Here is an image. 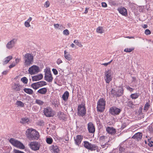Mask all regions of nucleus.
Here are the masks:
<instances>
[{
    "instance_id": "41",
    "label": "nucleus",
    "mask_w": 153,
    "mask_h": 153,
    "mask_svg": "<svg viewBox=\"0 0 153 153\" xmlns=\"http://www.w3.org/2000/svg\"><path fill=\"white\" fill-rule=\"evenodd\" d=\"M149 103L148 102L146 103L145 105L144 110L145 111H146L149 109Z\"/></svg>"
},
{
    "instance_id": "10",
    "label": "nucleus",
    "mask_w": 153,
    "mask_h": 153,
    "mask_svg": "<svg viewBox=\"0 0 153 153\" xmlns=\"http://www.w3.org/2000/svg\"><path fill=\"white\" fill-rule=\"evenodd\" d=\"M45 75L44 78L45 80L49 82H51L53 79V77L51 74V71L48 70H45Z\"/></svg>"
},
{
    "instance_id": "63",
    "label": "nucleus",
    "mask_w": 153,
    "mask_h": 153,
    "mask_svg": "<svg viewBox=\"0 0 153 153\" xmlns=\"http://www.w3.org/2000/svg\"><path fill=\"white\" fill-rule=\"evenodd\" d=\"M143 27L144 28H146L147 27V25H144L143 26Z\"/></svg>"
},
{
    "instance_id": "27",
    "label": "nucleus",
    "mask_w": 153,
    "mask_h": 153,
    "mask_svg": "<svg viewBox=\"0 0 153 153\" xmlns=\"http://www.w3.org/2000/svg\"><path fill=\"white\" fill-rule=\"evenodd\" d=\"M13 58L11 56H9L5 58L4 60L3 64L5 65L7 64Z\"/></svg>"
},
{
    "instance_id": "37",
    "label": "nucleus",
    "mask_w": 153,
    "mask_h": 153,
    "mask_svg": "<svg viewBox=\"0 0 153 153\" xmlns=\"http://www.w3.org/2000/svg\"><path fill=\"white\" fill-rule=\"evenodd\" d=\"M37 83L39 87H41L45 85H47L46 82L44 81H41L40 82H37Z\"/></svg>"
},
{
    "instance_id": "52",
    "label": "nucleus",
    "mask_w": 153,
    "mask_h": 153,
    "mask_svg": "<svg viewBox=\"0 0 153 153\" xmlns=\"http://www.w3.org/2000/svg\"><path fill=\"white\" fill-rule=\"evenodd\" d=\"M126 89L130 92H132L134 90V89L131 88L129 86H127L126 87Z\"/></svg>"
},
{
    "instance_id": "61",
    "label": "nucleus",
    "mask_w": 153,
    "mask_h": 153,
    "mask_svg": "<svg viewBox=\"0 0 153 153\" xmlns=\"http://www.w3.org/2000/svg\"><path fill=\"white\" fill-rule=\"evenodd\" d=\"M88 8H85V9L84 13L85 14H86L88 13Z\"/></svg>"
},
{
    "instance_id": "28",
    "label": "nucleus",
    "mask_w": 153,
    "mask_h": 153,
    "mask_svg": "<svg viewBox=\"0 0 153 153\" xmlns=\"http://www.w3.org/2000/svg\"><path fill=\"white\" fill-rule=\"evenodd\" d=\"M32 18L31 17H29L28 19L25 21V25L26 27H28L30 26V22L32 20Z\"/></svg>"
},
{
    "instance_id": "36",
    "label": "nucleus",
    "mask_w": 153,
    "mask_h": 153,
    "mask_svg": "<svg viewBox=\"0 0 153 153\" xmlns=\"http://www.w3.org/2000/svg\"><path fill=\"white\" fill-rule=\"evenodd\" d=\"M31 87L35 90H36L39 88L37 82L33 83L31 84Z\"/></svg>"
},
{
    "instance_id": "3",
    "label": "nucleus",
    "mask_w": 153,
    "mask_h": 153,
    "mask_svg": "<svg viewBox=\"0 0 153 153\" xmlns=\"http://www.w3.org/2000/svg\"><path fill=\"white\" fill-rule=\"evenodd\" d=\"M44 114L47 117H53L55 115V112L49 107L44 108L43 111Z\"/></svg>"
},
{
    "instance_id": "58",
    "label": "nucleus",
    "mask_w": 153,
    "mask_h": 153,
    "mask_svg": "<svg viewBox=\"0 0 153 153\" xmlns=\"http://www.w3.org/2000/svg\"><path fill=\"white\" fill-rule=\"evenodd\" d=\"M63 28L64 29L65 27H64L62 25H60L58 29L62 30Z\"/></svg>"
},
{
    "instance_id": "17",
    "label": "nucleus",
    "mask_w": 153,
    "mask_h": 153,
    "mask_svg": "<svg viewBox=\"0 0 153 153\" xmlns=\"http://www.w3.org/2000/svg\"><path fill=\"white\" fill-rule=\"evenodd\" d=\"M119 12L122 15L126 16L127 15V12L126 9L124 7H121L118 8Z\"/></svg>"
},
{
    "instance_id": "42",
    "label": "nucleus",
    "mask_w": 153,
    "mask_h": 153,
    "mask_svg": "<svg viewBox=\"0 0 153 153\" xmlns=\"http://www.w3.org/2000/svg\"><path fill=\"white\" fill-rule=\"evenodd\" d=\"M21 80L25 84H27L28 82V79L25 77L22 78Z\"/></svg>"
},
{
    "instance_id": "24",
    "label": "nucleus",
    "mask_w": 153,
    "mask_h": 153,
    "mask_svg": "<svg viewBox=\"0 0 153 153\" xmlns=\"http://www.w3.org/2000/svg\"><path fill=\"white\" fill-rule=\"evenodd\" d=\"M58 117L60 120H64L65 118V115L63 112H59L57 115Z\"/></svg>"
},
{
    "instance_id": "23",
    "label": "nucleus",
    "mask_w": 153,
    "mask_h": 153,
    "mask_svg": "<svg viewBox=\"0 0 153 153\" xmlns=\"http://www.w3.org/2000/svg\"><path fill=\"white\" fill-rule=\"evenodd\" d=\"M64 57L68 61H70L72 60L71 56L68 52L65 50L64 51Z\"/></svg>"
},
{
    "instance_id": "18",
    "label": "nucleus",
    "mask_w": 153,
    "mask_h": 153,
    "mask_svg": "<svg viewBox=\"0 0 153 153\" xmlns=\"http://www.w3.org/2000/svg\"><path fill=\"white\" fill-rule=\"evenodd\" d=\"M43 75L42 74H39L32 77V81H36L41 80L43 78Z\"/></svg>"
},
{
    "instance_id": "19",
    "label": "nucleus",
    "mask_w": 153,
    "mask_h": 153,
    "mask_svg": "<svg viewBox=\"0 0 153 153\" xmlns=\"http://www.w3.org/2000/svg\"><path fill=\"white\" fill-rule=\"evenodd\" d=\"M142 137V134L141 133L138 132L134 134L132 138L138 141L141 139Z\"/></svg>"
},
{
    "instance_id": "22",
    "label": "nucleus",
    "mask_w": 153,
    "mask_h": 153,
    "mask_svg": "<svg viewBox=\"0 0 153 153\" xmlns=\"http://www.w3.org/2000/svg\"><path fill=\"white\" fill-rule=\"evenodd\" d=\"M106 131L109 134H113L116 132L115 129L113 127L108 126L106 128Z\"/></svg>"
},
{
    "instance_id": "50",
    "label": "nucleus",
    "mask_w": 153,
    "mask_h": 153,
    "mask_svg": "<svg viewBox=\"0 0 153 153\" xmlns=\"http://www.w3.org/2000/svg\"><path fill=\"white\" fill-rule=\"evenodd\" d=\"M112 60H111V61H110V62H108L103 63L102 64V65H104L105 66H107V65L110 64L111 63V62H112Z\"/></svg>"
},
{
    "instance_id": "29",
    "label": "nucleus",
    "mask_w": 153,
    "mask_h": 153,
    "mask_svg": "<svg viewBox=\"0 0 153 153\" xmlns=\"http://www.w3.org/2000/svg\"><path fill=\"white\" fill-rule=\"evenodd\" d=\"M69 96V93L67 91L65 92L62 95V98L63 100L65 101L67 100Z\"/></svg>"
},
{
    "instance_id": "26",
    "label": "nucleus",
    "mask_w": 153,
    "mask_h": 153,
    "mask_svg": "<svg viewBox=\"0 0 153 153\" xmlns=\"http://www.w3.org/2000/svg\"><path fill=\"white\" fill-rule=\"evenodd\" d=\"M100 143H104L105 142H107L108 141V137L104 136L100 137Z\"/></svg>"
},
{
    "instance_id": "12",
    "label": "nucleus",
    "mask_w": 153,
    "mask_h": 153,
    "mask_svg": "<svg viewBox=\"0 0 153 153\" xmlns=\"http://www.w3.org/2000/svg\"><path fill=\"white\" fill-rule=\"evenodd\" d=\"M121 111L120 109L116 107H111L109 110V113L111 114L115 115L119 114Z\"/></svg>"
},
{
    "instance_id": "60",
    "label": "nucleus",
    "mask_w": 153,
    "mask_h": 153,
    "mask_svg": "<svg viewBox=\"0 0 153 153\" xmlns=\"http://www.w3.org/2000/svg\"><path fill=\"white\" fill-rule=\"evenodd\" d=\"M8 72L7 71H3L2 73V74L4 75H6Z\"/></svg>"
},
{
    "instance_id": "53",
    "label": "nucleus",
    "mask_w": 153,
    "mask_h": 153,
    "mask_svg": "<svg viewBox=\"0 0 153 153\" xmlns=\"http://www.w3.org/2000/svg\"><path fill=\"white\" fill-rule=\"evenodd\" d=\"M59 25L58 24H54V26L55 28L58 29L59 26Z\"/></svg>"
},
{
    "instance_id": "57",
    "label": "nucleus",
    "mask_w": 153,
    "mask_h": 153,
    "mask_svg": "<svg viewBox=\"0 0 153 153\" xmlns=\"http://www.w3.org/2000/svg\"><path fill=\"white\" fill-rule=\"evenodd\" d=\"M111 93L112 94H113V95L117 94H115V93L114 90L113 89H112V90L111 91Z\"/></svg>"
},
{
    "instance_id": "46",
    "label": "nucleus",
    "mask_w": 153,
    "mask_h": 153,
    "mask_svg": "<svg viewBox=\"0 0 153 153\" xmlns=\"http://www.w3.org/2000/svg\"><path fill=\"white\" fill-rule=\"evenodd\" d=\"M118 92H119L120 93L119 94H117V95H119L120 96L121 95L123 94V89L121 88H120L118 90Z\"/></svg>"
},
{
    "instance_id": "30",
    "label": "nucleus",
    "mask_w": 153,
    "mask_h": 153,
    "mask_svg": "<svg viewBox=\"0 0 153 153\" xmlns=\"http://www.w3.org/2000/svg\"><path fill=\"white\" fill-rule=\"evenodd\" d=\"M135 102L131 101H128L127 102V105L131 108H133L135 106L134 105Z\"/></svg>"
},
{
    "instance_id": "20",
    "label": "nucleus",
    "mask_w": 153,
    "mask_h": 153,
    "mask_svg": "<svg viewBox=\"0 0 153 153\" xmlns=\"http://www.w3.org/2000/svg\"><path fill=\"white\" fill-rule=\"evenodd\" d=\"M122 125L121 126V129H123L125 128L126 126L128 124V120L126 118L122 119Z\"/></svg>"
},
{
    "instance_id": "5",
    "label": "nucleus",
    "mask_w": 153,
    "mask_h": 153,
    "mask_svg": "<svg viewBox=\"0 0 153 153\" xmlns=\"http://www.w3.org/2000/svg\"><path fill=\"white\" fill-rule=\"evenodd\" d=\"M105 101L103 99L99 100L97 102V110L98 111L102 112L105 109Z\"/></svg>"
},
{
    "instance_id": "39",
    "label": "nucleus",
    "mask_w": 153,
    "mask_h": 153,
    "mask_svg": "<svg viewBox=\"0 0 153 153\" xmlns=\"http://www.w3.org/2000/svg\"><path fill=\"white\" fill-rule=\"evenodd\" d=\"M74 42L77 45L80 47H82L83 46L82 45V44L78 40H75L74 41Z\"/></svg>"
},
{
    "instance_id": "45",
    "label": "nucleus",
    "mask_w": 153,
    "mask_h": 153,
    "mask_svg": "<svg viewBox=\"0 0 153 153\" xmlns=\"http://www.w3.org/2000/svg\"><path fill=\"white\" fill-rule=\"evenodd\" d=\"M63 33L64 35L68 36L69 34V32L68 29H65L63 31Z\"/></svg>"
},
{
    "instance_id": "59",
    "label": "nucleus",
    "mask_w": 153,
    "mask_h": 153,
    "mask_svg": "<svg viewBox=\"0 0 153 153\" xmlns=\"http://www.w3.org/2000/svg\"><path fill=\"white\" fill-rule=\"evenodd\" d=\"M124 150V149L122 147H120L119 148V150L121 152L123 151Z\"/></svg>"
},
{
    "instance_id": "48",
    "label": "nucleus",
    "mask_w": 153,
    "mask_h": 153,
    "mask_svg": "<svg viewBox=\"0 0 153 153\" xmlns=\"http://www.w3.org/2000/svg\"><path fill=\"white\" fill-rule=\"evenodd\" d=\"M50 3L48 1H46L45 4H44V6L46 8H47L48 7L50 6Z\"/></svg>"
},
{
    "instance_id": "1",
    "label": "nucleus",
    "mask_w": 153,
    "mask_h": 153,
    "mask_svg": "<svg viewBox=\"0 0 153 153\" xmlns=\"http://www.w3.org/2000/svg\"><path fill=\"white\" fill-rule=\"evenodd\" d=\"M26 135L30 140H37L39 137V133L35 130L32 128L28 129L26 131Z\"/></svg>"
},
{
    "instance_id": "49",
    "label": "nucleus",
    "mask_w": 153,
    "mask_h": 153,
    "mask_svg": "<svg viewBox=\"0 0 153 153\" xmlns=\"http://www.w3.org/2000/svg\"><path fill=\"white\" fill-rule=\"evenodd\" d=\"M52 71L53 72V74L55 75H56L57 74L58 72L57 71V70L56 69L53 68L52 69Z\"/></svg>"
},
{
    "instance_id": "43",
    "label": "nucleus",
    "mask_w": 153,
    "mask_h": 153,
    "mask_svg": "<svg viewBox=\"0 0 153 153\" xmlns=\"http://www.w3.org/2000/svg\"><path fill=\"white\" fill-rule=\"evenodd\" d=\"M134 49V48L132 47L131 48H127L124 50V51L126 52H130Z\"/></svg>"
},
{
    "instance_id": "54",
    "label": "nucleus",
    "mask_w": 153,
    "mask_h": 153,
    "mask_svg": "<svg viewBox=\"0 0 153 153\" xmlns=\"http://www.w3.org/2000/svg\"><path fill=\"white\" fill-rule=\"evenodd\" d=\"M14 151L15 153H25L23 152L19 151L16 149H14Z\"/></svg>"
},
{
    "instance_id": "62",
    "label": "nucleus",
    "mask_w": 153,
    "mask_h": 153,
    "mask_svg": "<svg viewBox=\"0 0 153 153\" xmlns=\"http://www.w3.org/2000/svg\"><path fill=\"white\" fill-rule=\"evenodd\" d=\"M132 81H134V82H135L136 81V78L135 77H132Z\"/></svg>"
},
{
    "instance_id": "64",
    "label": "nucleus",
    "mask_w": 153,
    "mask_h": 153,
    "mask_svg": "<svg viewBox=\"0 0 153 153\" xmlns=\"http://www.w3.org/2000/svg\"><path fill=\"white\" fill-rule=\"evenodd\" d=\"M71 46L72 48H74L75 47V46L73 43H72L71 45Z\"/></svg>"
},
{
    "instance_id": "25",
    "label": "nucleus",
    "mask_w": 153,
    "mask_h": 153,
    "mask_svg": "<svg viewBox=\"0 0 153 153\" xmlns=\"http://www.w3.org/2000/svg\"><path fill=\"white\" fill-rule=\"evenodd\" d=\"M47 89L45 88H43L40 89L37 91V92L42 94H45L47 92Z\"/></svg>"
},
{
    "instance_id": "7",
    "label": "nucleus",
    "mask_w": 153,
    "mask_h": 153,
    "mask_svg": "<svg viewBox=\"0 0 153 153\" xmlns=\"http://www.w3.org/2000/svg\"><path fill=\"white\" fill-rule=\"evenodd\" d=\"M84 143L85 147L91 151L95 150L97 149L98 148V146L96 145L91 144L88 142L85 141H84Z\"/></svg>"
},
{
    "instance_id": "31",
    "label": "nucleus",
    "mask_w": 153,
    "mask_h": 153,
    "mask_svg": "<svg viewBox=\"0 0 153 153\" xmlns=\"http://www.w3.org/2000/svg\"><path fill=\"white\" fill-rule=\"evenodd\" d=\"M23 90L25 92L30 95H32L33 93V91L30 88H25Z\"/></svg>"
},
{
    "instance_id": "40",
    "label": "nucleus",
    "mask_w": 153,
    "mask_h": 153,
    "mask_svg": "<svg viewBox=\"0 0 153 153\" xmlns=\"http://www.w3.org/2000/svg\"><path fill=\"white\" fill-rule=\"evenodd\" d=\"M35 102L39 105H42L44 103L43 101L39 99H36Z\"/></svg>"
},
{
    "instance_id": "9",
    "label": "nucleus",
    "mask_w": 153,
    "mask_h": 153,
    "mask_svg": "<svg viewBox=\"0 0 153 153\" xmlns=\"http://www.w3.org/2000/svg\"><path fill=\"white\" fill-rule=\"evenodd\" d=\"M78 114L81 116H83L86 113V110L85 105L83 104L79 105L78 108Z\"/></svg>"
},
{
    "instance_id": "15",
    "label": "nucleus",
    "mask_w": 153,
    "mask_h": 153,
    "mask_svg": "<svg viewBox=\"0 0 153 153\" xmlns=\"http://www.w3.org/2000/svg\"><path fill=\"white\" fill-rule=\"evenodd\" d=\"M51 152L54 153H59V149L58 146L56 144H53L50 147Z\"/></svg>"
},
{
    "instance_id": "16",
    "label": "nucleus",
    "mask_w": 153,
    "mask_h": 153,
    "mask_svg": "<svg viewBox=\"0 0 153 153\" xmlns=\"http://www.w3.org/2000/svg\"><path fill=\"white\" fill-rule=\"evenodd\" d=\"M88 129L89 132L91 133H94L95 131L94 126L91 122H90L88 124Z\"/></svg>"
},
{
    "instance_id": "55",
    "label": "nucleus",
    "mask_w": 153,
    "mask_h": 153,
    "mask_svg": "<svg viewBox=\"0 0 153 153\" xmlns=\"http://www.w3.org/2000/svg\"><path fill=\"white\" fill-rule=\"evenodd\" d=\"M102 5L103 7H107V4L104 2H102Z\"/></svg>"
},
{
    "instance_id": "47",
    "label": "nucleus",
    "mask_w": 153,
    "mask_h": 153,
    "mask_svg": "<svg viewBox=\"0 0 153 153\" xmlns=\"http://www.w3.org/2000/svg\"><path fill=\"white\" fill-rule=\"evenodd\" d=\"M145 33L146 35H148L151 33V32L149 29H147L145 30Z\"/></svg>"
},
{
    "instance_id": "51",
    "label": "nucleus",
    "mask_w": 153,
    "mask_h": 153,
    "mask_svg": "<svg viewBox=\"0 0 153 153\" xmlns=\"http://www.w3.org/2000/svg\"><path fill=\"white\" fill-rule=\"evenodd\" d=\"M62 62V61L60 59H57L56 61V63L58 64L59 65Z\"/></svg>"
},
{
    "instance_id": "6",
    "label": "nucleus",
    "mask_w": 153,
    "mask_h": 153,
    "mask_svg": "<svg viewBox=\"0 0 153 153\" xmlns=\"http://www.w3.org/2000/svg\"><path fill=\"white\" fill-rule=\"evenodd\" d=\"M10 142L16 147L21 149H25V146L22 143L13 138H11L10 139Z\"/></svg>"
},
{
    "instance_id": "4",
    "label": "nucleus",
    "mask_w": 153,
    "mask_h": 153,
    "mask_svg": "<svg viewBox=\"0 0 153 153\" xmlns=\"http://www.w3.org/2000/svg\"><path fill=\"white\" fill-rule=\"evenodd\" d=\"M112 73L110 70H108L105 71L104 78L106 83H109L112 80Z\"/></svg>"
},
{
    "instance_id": "38",
    "label": "nucleus",
    "mask_w": 153,
    "mask_h": 153,
    "mask_svg": "<svg viewBox=\"0 0 153 153\" xmlns=\"http://www.w3.org/2000/svg\"><path fill=\"white\" fill-rule=\"evenodd\" d=\"M109 141L104 144V143H101V146L102 148L106 149L109 146V144L108 143Z\"/></svg>"
},
{
    "instance_id": "35",
    "label": "nucleus",
    "mask_w": 153,
    "mask_h": 153,
    "mask_svg": "<svg viewBox=\"0 0 153 153\" xmlns=\"http://www.w3.org/2000/svg\"><path fill=\"white\" fill-rule=\"evenodd\" d=\"M139 96V94L137 93L134 94H132L130 96V97L132 99L134 100L136 99L137 98H138Z\"/></svg>"
},
{
    "instance_id": "13",
    "label": "nucleus",
    "mask_w": 153,
    "mask_h": 153,
    "mask_svg": "<svg viewBox=\"0 0 153 153\" xmlns=\"http://www.w3.org/2000/svg\"><path fill=\"white\" fill-rule=\"evenodd\" d=\"M30 148L33 150L36 151L38 150L39 149V144L36 142H33L30 144Z\"/></svg>"
},
{
    "instance_id": "14",
    "label": "nucleus",
    "mask_w": 153,
    "mask_h": 153,
    "mask_svg": "<svg viewBox=\"0 0 153 153\" xmlns=\"http://www.w3.org/2000/svg\"><path fill=\"white\" fill-rule=\"evenodd\" d=\"M83 138V136L79 135H77L76 137H74V141L75 144L79 146L81 144Z\"/></svg>"
},
{
    "instance_id": "34",
    "label": "nucleus",
    "mask_w": 153,
    "mask_h": 153,
    "mask_svg": "<svg viewBox=\"0 0 153 153\" xmlns=\"http://www.w3.org/2000/svg\"><path fill=\"white\" fill-rule=\"evenodd\" d=\"M96 31L97 33H104V30L103 27H102L99 26L96 29Z\"/></svg>"
},
{
    "instance_id": "33",
    "label": "nucleus",
    "mask_w": 153,
    "mask_h": 153,
    "mask_svg": "<svg viewBox=\"0 0 153 153\" xmlns=\"http://www.w3.org/2000/svg\"><path fill=\"white\" fill-rule=\"evenodd\" d=\"M16 105L17 107H23L24 106V104L20 101L18 100L16 103Z\"/></svg>"
},
{
    "instance_id": "11",
    "label": "nucleus",
    "mask_w": 153,
    "mask_h": 153,
    "mask_svg": "<svg viewBox=\"0 0 153 153\" xmlns=\"http://www.w3.org/2000/svg\"><path fill=\"white\" fill-rule=\"evenodd\" d=\"M17 39H13L7 43L6 45V48L9 49L12 48L14 47L15 45L17 42Z\"/></svg>"
},
{
    "instance_id": "32",
    "label": "nucleus",
    "mask_w": 153,
    "mask_h": 153,
    "mask_svg": "<svg viewBox=\"0 0 153 153\" xmlns=\"http://www.w3.org/2000/svg\"><path fill=\"white\" fill-rule=\"evenodd\" d=\"M29 120L26 117H24L21 119L20 123L22 124H26L28 123Z\"/></svg>"
},
{
    "instance_id": "56",
    "label": "nucleus",
    "mask_w": 153,
    "mask_h": 153,
    "mask_svg": "<svg viewBox=\"0 0 153 153\" xmlns=\"http://www.w3.org/2000/svg\"><path fill=\"white\" fill-rule=\"evenodd\" d=\"M16 65V64L15 63H13L12 64L10 65L9 66V67L10 68H11L13 67H14Z\"/></svg>"
},
{
    "instance_id": "21",
    "label": "nucleus",
    "mask_w": 153,
    "mask_h": 153,
    "mask_svg": "<svg viewBox=\"0 0 153 153\" xmlns=\"http://www.w3.org/2000/svg\"><path fill=\"white\" fill-rule=\"evenodd\" d=\"M22 86L18 84L14 83L12 87V88L16 91H20Z\"/></svg>"
},
{
    "instance_id": "44",
    "label": "nucleus",
    "mask_w": 153,
    "mask_h": 153,
    "mask_svg": "<svg viewBox=\"0 0 153 153\" xmlns=\"http://www.w3.org/2000/svg\"><path fill=\"white\" fill-rule=\"evenodd\" d=\"M47 143L49 144H51L53 142V139L51 138H47L46 139Z\"/></svg>"
},
{
    "instance_id": "8",
    "label": "nucleus",
    "mask_w": 153,
    "mask_h": 153,
    "mask_svg": "<svg viewBox=\"0 0 153 153\" xmlns=\"http://www.w3.org/2000/svg\"><path fill=\"white\" fill-rule=\"evenodd\" d=\"M40 71L39 67L35 65L32 66L28 69L29 73L31 75L36 74Z\"/></svg>"
},
{
    "instance_id": "2",
    "label": "nucleus",
    "mask_w": 153,
    "mask_h": 153,
    "mask_svg": "<svg viewBox=\"0 0 153 153\" xmlns=\"http://www.w3.org/2000/svg\"><path fill=\"white\" fill-rule=\"evenodd\" d=\"M24 56V65L25 66H28L33 64V57L32 54L27 53Z\"/></svg>"
}]
</instances>
